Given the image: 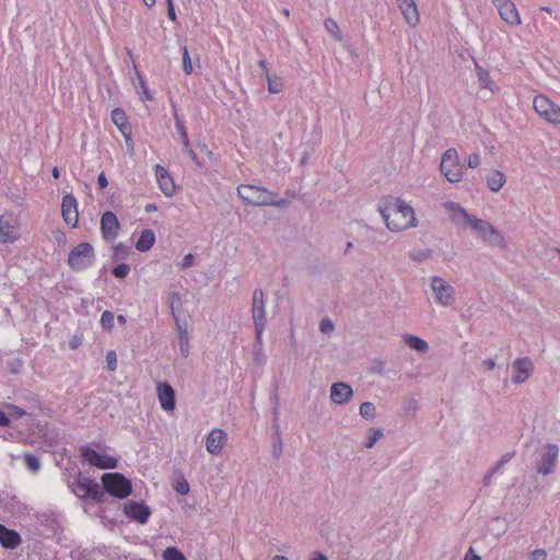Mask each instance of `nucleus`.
Listing matches in <instances>:
<instances>
[{
  "instance_id": "f257e3e1",
  "label": "nucleus",
  "mask_w": 560,
  "mask_h": 560,
  "mask_svg": "<svg viewBox=\"0 0 560 560\" xmlns=\"http://www.w3.org/2000/svg\"><path fill=\"white\" fill-rule=\"evenodd\" d=\"M378 209L387 229L390 231L399 232L417 225L412 207L399 198L386 197Z\"/></svg>"
},
{
  "instance_id": "f03ea898",
  "label": "nucleus",
  "mask_w": 560,
  "mask_h": 560,
  "mask_svg": "<svg viewBox=\"0 0 560 560\" xmlns=\"http://www.w3.org/2000/svg\"><path fill=\"white\" fill-rule=\"evenodd\" d=\"M237 195L244 202L252 206L285 207L288 205L284 198H279L267 188L255 185H240Z\"/></svg>"
},
{
  "instance_id": "7ed1b4c3",
  "label": "nucleus",
  "mask_w": 560,
  "mask_h": 560,
  "mask_svg": "<svg viewBox=\"0 0 560 560\" xmlns=\"http://www.w3.org/2000/svg\"><path fill=\"white\" fill-rule=\"evenodd\" d=\"M68 486L79 499L91 498L96 503L105 502V493L98 482L82 472H78Z\"/></svg>"
},
{
  "instance_id": "20e7f679",
  "label": "nucleus",
  "mask_w": 560,
  "mask_h": 560,
  "mask_svg": "<svg viewBox=\"0 0 560 560\" xmlns=\"http://www.w3.org/2000/svg\"><path fill=\"white\" fill-rule=\"evenodd\" d=\"M94 247L89 242H81L68 254L67 264L72 271L79 272L90 268L95 261Z\"/></svg>"
},
{
  "instance_id": "39448f33",
  "label": "nucleus",
  "mask_w": 560,
  "mask_h": 560,
  "mask_svg": "<svg viewBox=\"0 0 560 560\" xmlns=\"http://www.w3.org/2000/svg\"><path fill=\"white\" fill-rule=\"evenodd\" d=\"M252 316L255 327L256 346L261 347L262 334L267 324L266 316V296L261 289H255L253 292Z\"/></svg>"
},
{
  "instance_id": "423d86ee",
  "label": "nucleus",
  "mask_w": 560,
  "mask_h": 560,
  "mask_svg": "<svg viewBox=\"0 0 560 560\" xmlns=\"http://www.w3.org/2000/svg\"><path fill=\"white\" fill-rule=\"evenodd\" d=\"M103 491L108 494L118 498H127L131 491V481L120 472H105L102 478Z\"/></svg>"
},
{
  "instance_id": "0eeeda50",
  "label": "nucleus",
  "mask_w": 560,
  "mask_h": 560,
  "mask_svg": "<svg viewBox=\"0 0 560 560\" xmlns=\"http://www.w3.org/2000/svg\"><path fill=\"white\" fill-rule=\"evenodd\" d=\"M440 170L448 182L458 183L462 180L464 166L459 162L456 149L451 148L443 153Z\"/></svg>"
},
{
  "instance_id": "6e6552de",
  "label": "nucleus",
  "mask_w": 560,
  "mask_h": 560,
  "mask_svg": "<svg viewBox=\"0 0 560 560\" xmlns=\"http://www.w3.org/2000/svg\"><path fill=\"white\" fill-rule=\"evenodd\" d=\"M464 223L469 224L488 244L492 246L503 245V236L488 221L478 219L477 217L469 214V219H466Z\"/></svg>"
},
{
  "instance_id": "1a4fd4ad",
  "label": "nucleus",
  "mask_w": 560,
  "mask_h": 560,
  "mask_svg": "<svg viewBox=\"0 0 560 560\" xmlns=\"http://www.w3.org/2000/svg\"><path fill=\"white\" fill-rule=\"evenodd\" d=\"M533 106L535 112L546 121L560 125V107L545 95L534 97Z\"/></svg>"
},
{
  "instance_id": "9d476101",
  "label": "nucleus",
  "mask_w": 560,
  "mask_h": 560,
  "mask_svg": "<svg viewBox=\"0 0 560 560\" xmlns=\"http://www.w3.org/2000/svg\"><path fill=\"white\" fill-rule=\"evenodd\" d=\"M431 289L439 304L450 306L455 301L454 288L442 277L433 276L431 278Z\"/></svg>"
},
{
  "instance_id": "9b49d317",
  "label": "nucleus",
  "mask_w": 560,
  "mask_h": 560,
  "mask_svg": "<svg viewBox=\"0 0 560 560\" xmlns=\"http://www.w3.org/2000/svg\"><path fill=\"white\" fill-rule=\"evenodd\" d=\"M81 456L84 462H88L90 465L100 469H114L118 464V459L112 456L102 455L90 446H83L81 448Z\"/></svg>"
},
{
  "instance_id": "f8f14e48",
  "label": "nucleus",
  "mask_w": 560,
  "mask_h": 560,
  "mask_svg": "<svg viewBox=\"0 0 560 560\" xmlns=\"http://www.w3.org/2000/svg\"><path fill=\"white\" fill-rule=\"evenodd\" d=\"M559 447L557 444L550 443L545 446V452L541 454L540 462L537 466V472L542 476L552 474L558 463Z\"/></svg>"
},
{
  "instance_id": "ddd939ff",
  "label": "nucleus",
  "mask_w": 560,
  "mask_h": 560,
  "mask_svg": "<svg viewBox=\"0 0 560 560\" xmlns=\"http://www.w3.org/2000/svg\"><path fill=\"white\" fill-rule=\"evenodd\" d=\"M120 230L119 221L116 214L112 211H106L101 218V232L103 238L107 242H112L118 235Z\"/></svg>"
},
{
  "instance_id": "4468645a",
  "label": "nucleus",
  "mask_w": 560,
  "mask_h": 560,
  "mask_svg": "<svg viewBox=\"0 0 560 560\" xmlns=\"http://www.w3.org/2000/svg\"><path fill=\"white\" fill-rule=\"evenodd\" d=\"M124 513L131 520L145 524L151 515V510L142 502L128 501L124 504Z\"/></svg>"
},
{
  "instance_id": "2eb2a0df",
  "label": "nucleus",
  "mask_w": 560,
  "mask_h": 560,
  "mask_svg": "<svg viewBox=\"0 0 560 560\" xmlns=\"http://www.w3.org/2000/svg\"><path fill=\"white\" fill-rule=\"evenodd\" d=\"M500 16L510 25L521 24V18L515 4L511 0H492Z\"/></svg>"
},
{
  "instance_id": "dca6fc26",
  "label": "nucleus",
  "mask_w": 560,
  "mask_h": 560,
  "mask_svg": "<svg viewBox=\"0 0 560 560\" xmlns=\"http://www.w3.org/2000/svg\"><path fill=\"white\" fill-rule=\"evenodd\" d=\"M156 393L162 409L165 411H173L176 405V395L171 384L167 382L158 383Z\"/></svg>"
},
{
  "instance_id": "f3484780",
  "label": "nucleus",
  "mask_w": 560,
  "mask_h": 560,
  "mask_svg": "<svg viewBox=\"0 0 560 560\" xmlns=\"http://www.w3.org/2000/svg\"><path fill=\"white\" fill-rule=\"evenodd\" d=\"M61 213H62V218H63L65 222L68 225L72 226V228H75L78 225V219H79L78 202H77V199L74 196H72V195L63 196L62 202H61Z\"/></svg>"
},
{
  "instance_id": "a211bd4d",
  "label": "nucleus",
  "mask_w": 560,
  "mask_h": 560,
  "mask_svg": "<svg viewBox=\"0 0 560 560\" xmlns=\"http://www.w3.org/2000/svg\"><path fill=\"white\" fill-rule=\"evenodd\" d=\"M353 396L352 387L345 382H336L330 387V399L337 405L347 404Z\"/></svg>"
},
{
  "instance_id": "6ab92c4d",
  "label": "nucleus",
  "mask_w": 560,
  "mask_h": 560,
  "mask_svg": "<svg viewBox=\"0 0 560 560\" xmlns=\"http://www.w3.org/2000/svg\"><path fill=\"white\" fill-rule=\"evenodd\" d=\"M18 238L13 214L0 215V242L13 243Z\"/></svg>"
},
{
  "instance_id": "aec40b11",
  "label": "nucleus",
  "mask_w": 560,
  "mask_h": 560,
  "mask_svg": "<svg viewBox=\"0 0 560 560\" xmlns=\"http://www.w3.org/2000/svg\"><path fill=\"white\" fill-rule=\"evenodd\" d=\"M515 374L512 376V382L515 384L524 383L533 371L532 360L527 357L516 359L513 362Z\"/></svg>"
},
{
  "instance_id": "412c9836",
  "label": "nucleus",
  "mask_w": 560,
  "mask_h": 560,
  "mask_svg": "<svg viewBox=\"0 0 560 560\" xmlns=\"http://www.w3.org/2000/svg\"><path fill=\"white\" fill-rule=\"evenodd\" d=\"M226 433L221 429H213L207 436L206 447L212 455L221 453L223 445L226 441Z\"/></svg>"
},
{
  "instance_id": "4be33fe9",
  "label": "nucleus",
  "mask_w": 560,
  "mask_h": 560,
  "mask_svg": "<svg viewBox=\"0 0 560 560\" xmlns=\"http://www.w3.org/2000/svg\"><path fill=\"white\" fill-rule=\"evenodd\" d=\"M22 542L20 534L0 524V544L7 549H15Z\"/></svg>"
},
{
  "instance_id": "5701e85b",
  "label": "nucleus",
  "mask_w": 560,
  "mask_h": 560,
  "mask_svg": "<svg viewBox=\"0 0 560 560\" xmlns=\"http://www.w3.org/2000/svg\"><path fill=\"white\" fill-rule=\"evenodd\" d=\"M155 176L162 192L166 196H172L174 192V183L167 170L161 165H156Z\"/></svg>"
},
{
  "instance_id": "b1692460",
  "label": "nucleus",
  "mask_w": 560,
  "mask_h": 560,
  "mask_svg": "<svg viewBox=\"0 0 560 560\" xmlns=\"http://www.w3.org/2000/svg\"><path fill=\"white\" fill-rule=\"evenodd\" d=\"M112 120L124 135L126 143L130 140V125L128 122V118L126 113L121 108H115L112 110Z\"/></svg>"
},
{
  "instance_id": "393cba45",
  "label": "nucleus",
  "mask_w": 560,
  "mask_h": 560,
  "mask_svg": "<svg viewBox=\"0 0 560 560\" xmlns=\"http://www.w3.org/2000/svg\"><path fill=\"white\" fill-rule=\"evenodd\" d=\"M444 208L450 213L451 219L457 224L464 223L466 219H469V213L454 201L445 202Z\"/></svg>"
},
{
  "instance_id": "a878e982",
  "label": "nucleus",
  "mask_w": 560,
  "mask_h": 560,
  "mask_svg": "<svg viewBox=\"0 0 560 560\" xmlns=\"http://www.w3.org/2000/svg\"><path fill=\"white\" fill-rule=\"evenodd\" d=\"M155 243V234L152 230L145 229L141 232L140 237L136 243V248L139 252H148Z\"/></svg>"
},
{
  "instance_id": "bb28decb",
  "label": "nucleus",
  "mask_w": 560,
  "mask_h": 560,
  "mask_svg": "<svg viewBox=\"0 0 560 560\" xmlns=\"http://www.w3.org/2000/svg\"><path fill=\"white\" fill-rule=\"evenodd\" d=\"M506 182L505 174L501 171H492L487 176V186L491 191L498 192Z\"/></svg>"
},
{
  "instance_id": "cd10ccee",
  "label": "nucleus",
  "mask_w": 560,
  "mask_h": 560,
  "mask_svg": "<svg viewBox=\"0 0 560 560\" xmlns=\"http://www.w3.org/2000/svg\"><path fill=\"white\" fill-rule=\"evenodd\" d=\"M399 9L401 10L405 20L409 25L415 26L418 23L419 14L415 1L407 4H401Z\"/></svg>"
},
{
  "instance_id": "c85d7f7f",
  "label": "nucleus",
  "mask_w": 560,
  "mask_h": 560,
  "mask_svg": "<svg viewBox=\"0 0 560 560\" xmlns=\"http://www.w3.org/2000/svg\"><path fill=\"white\" fill-rule=\"evenodd\" d=\"M404 340L411 349L420 353H425L429 350L428 342L418 336L406 335Z\"/></svg>"
},
{
  "instance_id": "c756f323",
  "label": "nucleus",
  "mask_w": 560,
  "mask_h": 560,
  "mask_svg": "<svg viewBox=\"0 0 560 560\" xmlns=\"http://www.w3.org/2000/svg\"><path fill=\"white\" fill-rule=\"evenodd\" d=\"M178 328V346L180 353L184 358L189 355V337L187 329L183 328L179 323L176 324Z\"/></svg>"
},
{
  "instance_id": "7c9ffc66",
  "label": "nucleus",
  "mask_w": 560,
  "mask_h": 560,
  "mask_svg": "<svg viewBox=\"0 0 560 560\" xmlns=\"http://www.w3.org/2000/svg\"><path fill=\"white\" fill-rule=\"evenodd\" d=\"M475 68L480 81L481 88L492 90L493 81L491 80L490 73L488 70L483 69L477 61H475Z\"/></svg>"
},
{
  "instance_id": "2f4dec72",
  "label": "nucleus",
  "mask_w": 560,
  "mask_h": 560,
  "mask_svg": "<svg viewBox=\"0 0 560 560\" xmlns=\"http://www.w3.org/2000/svg\"><path fill=\"white\" fill-rule=\"evenodd\" d=\"M168 301H170V307H171L173 317H174L176 324H178L177 312L182 311V308H183V302H182L180 294L177 292H171L168 295Z\"/></svg>"
},
{
  "instance_id": "473e14b6",
  "label": "nucleus",
  "mask_w": 560,
  "mask_h": 560,
  "mask_svg": "<svg viewBox=\"0 0 560 560\" xmlns=\"http://www.w3.org/2000/svg\"><path fill=\"white\" fill-rule=\"evenodd\" d=\"M326 31L338 42L342 40V33L337 24V22L330 18L326 19L324 22Z\"/></svg>"
},
{
  "instance_id": "72a5a7b5",
  "label": "nucleus",
  "mask_w": 560,
  "mask_h": 560,
  "mask_svg": "<svg viewBox=\"0 0 560 560\" xmlns=\"http://www.w3.org/2000/svg\"><path fill=\"white\" fill-rule=\"evenodd\" d=\"M360 416L365 420H373L376 417V408L373 402L364 401L360 406Z\"/></svg>"
},
{
  "instance_id": "f704fd0d",
  "label": "nucleus",
  "mask_w": 560,
  "mask_h": 560,
  "mask_svg": "<svg viewBox=\"0 0 560 560\" xmlns=\"http://www.w3.org/2000/svg\"><path fill=\"white\" fill-rule=\"evenodd\" d=\"M130 254V247L119 243L116 246H114V253H113V260H124L126 259Z\"/></svg>"
},
{
  "instance_id": "c9c22d12",
  "label": "nucleus",
  "mask_w": 560,
  "mask_h": 560,
  "mask_svg": "<svg viewBox=\"0 0 560 560\" xmlns=\"http://www.w3.org/2000/svg\"><path fill=\"white\" fill-rule=\"evenodd\" d=\"M115 316L114 313L110 311H104L100 324L104 330H112L114 327Z\"/></svg>"
},
{
  "instance_id": "e433bc0d",
  "label": "nucleus",
  "mask_w": 560,
  "mask_h": 560,
  "mask_svg": "<svg viewBox=\"0 0 560 560\" xmlns=\"http://www.w3.org/2000/svg\"><path fill=\"white\" fill-rule=\"evenodd\" d=\"M268 90L270 93L277 94L282 91V81L278 77H272L267 73Z\"/></svg>"
},
{
  "instance_id": "4c0bfd02",
  "label": "nucleus",
  "mask_w": 560,
  "mask_h": 560,
  "mask_svg": "<svg viewBox=\"0 0 560 560\" xmlns=\"http://www.w3.org/2000/svg\"><path fill=\"white\" fill-rule=\"evenodd\" d=\"M24 463L27 466V468L33 472L38 471L40 468V462L38 457L31 453L24 454Z\"/></svg>"
},
{
  "instance_id": "58836bf2",
  "label": "nucleus",
  "mask_w": 560,
  "mask_h": 560,
  "mask_svg": "<svg viewBox=\"0 0 560 560\" xmlns=\"http://www.w3.org/2000/svg\"><path fill=\"white\" fill-rule=\"evenodd\" d=\"M275 428H276V438H275L273 443H272V450H273V456L276 458H279L281 456V454H282L283 443H282V439H281V435H280L279 424H276Z\"/></svg>"
},
{
  "instance_id": "ea45409f",
  "label": "nucleus",
  "mask_w": 560,
  "mask_h": 560,
  "mask_svg": "<svg viewBox=\"0 0 560 560\" xmlns=\"http://www.w3.org/2000/svg\"><path fill=\"white\" fill-rule=\"evenodd\" d=\"M370 435L368 436L366 441L364 442V447L372 448L377 440L384 435L382 429H371Z\"/></svg>"
},
{
  "instance_id": "a19ab883",
  "label": "nucleus",
  "mask_w": 560,
  "mask_h": 560,
  "mask_svg": "<svg viewBox=\"0 0 560 560\" xmlns=\"http://www.w3.org/2000/svg\"><path fill=\"white\" fill-rule=\"evenodd\" d=\"M164 560H187L182 551L175 547H167L164 550Z\"/></svg>"
},
{
  "instance_id": "79ce46f5",
  "label": "nucleus",
  "mask_w": 560,
  "mask_h": 560,
  "mask_svg": "<svg viewBox=\"0 0 560 560\" xmlns=\"http://www.w3.org/2000/svg\"><path fill=\"white\" fill-rule=\"evenodd\" d=\"M175 128L182 138L184 148H188V144H190V142L188 139L186 127H185L184 122L180 119H178L177 117L175 119Z\"/></svg>"
},
{
  "instance_id": "37998d69",
  "label": "nucleus",
  "mask_w": 560,
  "mask_h": 560,
  "mask_svg": "<svg viewBox=\"0 0 560 560\" xmlns=\"http://www.w3.org/2000/svg\"><path fill=\"white\" fill-rule=\"evenodd\" d=\"M130 272L129 265L121 262L115 266L112 270V273L118 279H125Z\"/></svg>"
},
{
  "instance_id": "c03bdc74",
  "label": "nucleus",
  "mask_w": 560,
  "mask_h": 560,
  "mask_svg": "<svg viewBox=\"0 0 560 560\" xmlns=\"http://www.w3.org/2000/svg\"><path fill=\"white\" fill-rule=\"evenodd\" d=\"M174 489L177 493L185 495L189 492L190 487L188 481L184 477H180L179 479L175 480Z\"/></svg>"
},
{
  "instance_id": "a18cd8bd",
  "label": "nucleus",
  "mask_w": 560,
  "mask_h": 560,
  "mask_svg": "<svg viewBox=\"0 0 560 560\" xmlns=\"http://www.w3.org/2000/svg\"><path fill=\"white\" fill-rule=\"evenodd\" d=\"M106 364L107 369L110 372L116 371L117 369V354L114 350H108L106 353Z\"/></svg>"
},
{
  "instance_id": "49530a36",
  "label": "nucleus",
  "mask_w": 560,
  "mask_h": 560,
  "mask_svg": "<svg viewBox=\"0 0 560 560\" xmlns=\"http://www.w3.org/2000/svg\"><path fill=\"white\" fill-rule=\"evenodd\" d=\"M183 69L186 74H190L192 72V63L187 47H183Z\"/></svg>"
},
{
  "instance_id": "de8ad7c7",
  "label": "nucleus",
  "mask_w": 560,
  "mask_h": 560,
  "mask_svg": "<svg viewBox=\"0 0 560 560\" xmlns=\"http://www.w3.org/2000/svg\"><path fill=\"white\" fill-rule=\"evenodd\" d=\"M335 326L334 323L329 318H324L319 323V330L323 334H329L334 330Z\"/></svg>"
},
{
  "instance_id": "09e8293b",
  "label": "nucleus",
  "mask_w": 560,
  "mask_h": 560,
  "mask_svg": "<svg viewBox=\"0 0 560 560\" xmlns=\"http://www.w3.org/2000/svg\"><path fill=\"white\" fill-rule=\"evenodd\" d=\"M514 453H506L504 454L501 459L497 463V465L493 467V471H498L503 465H505L508 462L511 460Z\"/></svg>"
},
{
  "instance_id": "8fccbe9b",
  "label": "nucleus",
  "mask_w": 560,
  "mask_h": 560,
  "mask_svg": "<svg viewBox=\"0 0 560 560\" xmlns=\"http://www.w3.org/2000/svg\"><path fill=\"white\" fill-rule=\"evenodd\" d=\"M468 167L476 168L480 164V155L479 154H470L467 160Z\"/></svg>"
},
{
  "instance_id": "3c124183",
  "label": "nucleus",
  "mask_w": 560,
  "mask_h": 560,
  "mask_svg": "<svg viewBox=\"0 0 560 560\" xmlns=\"http://www.w3.org/2000/svg\"><path fill=\"white\" fill-rule=\"evenodd\" d=\"M546 556L545 549H536L530 553V560H545Z\"/></svg>"
},
{
  "instance_id": "603ef678",
  "label": "nucleus",
  "mask_w": 560,
  "mask_h": 560,
  "mask_svg": "<svg viewBox=\"0 0 560 560\" xmlns=\"http://www.w3.org/2000/svg\"><path fill=\"white\" fill-rule=\"evenodd\" d=\"M192 262H194V255L189 253L184 256V258L180 262V267L183 269L189 268V267H191Z\"/></svg>"
},
{
  "instance_id": "864d4df0",
  "label": "nucleus",
  "mask_w": 560,
  "mask_h": 560,
  "mask_svg": "<svg viewBox=\"0 0 560 560\" xmlns=\"http://www.w3.org/2000/svg\"><path fill=\"white\" fill-rule=\"evenodd\" d=\"M431 257V252L430 250H425V252H420L418 254H415L411 256V258L413 260H417V261H422V260H425L428 258Z\"/></svg>"
},
{
  "instance_id": "5fc2aeb1",
  "label": "nucleus",
  "mask_w": 560,
  "mask_h": 560,
  "mask_svg": "<svg viewBox=\"0 0 560 560\" xmlns=\"http://www.w3.org/2000/svg\"><path fill=\"white\" fill-rule=\"evenodd\" d=\"M185 150H186L187 154L189 155V158L192 160V162L196 165L200 166L201 163H200L196 152L191 149L190 144H188V148H185Z\"/></svg>"
},
{
  "instance_id": "6e6d98bb",
  "label": "nucleus",
  "mask_w": 560,
  "mask_h": 560,
  "mask_svg": "<svg viewBox=\"0 0 560 560\" xmlns=\"http://www.w3.org/2000/svg\"><path fill=\"white\" fill-rule=\"evenodd\" d=\"M9 409L11 410L12 416H15L19 418L26 415L25 410H23L21 407L15 406V405H10Z\"/></svg>"
},
{
  "instance_id": "4d7b16f0",
  "label": "nucleus",
  "mask_w": 560,
  "mask_h": 560,
  "mask_svg": "<svg viewBox=\"0 0 560 560\" xmlns=\"http://www.w3.org/2000/svg\"><path fill=\"white\" fill-rule=\"evenodd\" d=\"M97 184H98V187L100 189H104L107 187L108 185V180H107V177L105 175L104 172H102L98 177H97Z\"/></svg>"
},
{
  "instance_id": "13d9d810",
  "label": "nucleus",
  "mask_w": 560,
  "mask_h": 560,
  "mask_svg": "<svg viewBox=\"0 0 560 560\" xmlns=\"http://www.w3.org/2000/svg\"><path fill=\"white\" fill-rule=\"evenodd\" d=\"M464 560H481V557L475 553V550L472 547H469L468 551L465 555Z\"/></svg>"
},
{
  "instance_id": "bf43d9fd",
  "label": "nucleus",
  "mask_w": 560,
  "mask_h": 560,
  "mask_svg": "<svg viewBox=\"0 0 560 560\" xmlns=\"http://www.w3.org/2000/svg\"><path fill=\"white\" fill-rule=\"evenodd\" d=\"M11 423L10 418L7 416L4 411L0 409V427H9Z\"/></svg>"
},
{
  "instance_id": "052dcab7",
  "label": "nucleus",
  "mask_w": 560,
  "mask_h": 560,
  "mask_svg": "<svg viewBox=\"0 0 560 560\" xmlns=\"http://www.w3.org/2000/svg\"><path fill=\"white\" fill-rule=\"evenodd\" d=\"M482 366L487 370V371H491L495 368V360L494 359H486L482 361Z\"/></svg>"
},
{
  "instance_id": "680f3d73",
  "label": "nucleus",
  "mask_w": 560,
  "mask_h": 560,
  "mask_svg": "<svg viewBox=\"0 0 560 560\" xmlns=\"http://www.w3.org/2000/svg\"><path fill=\"white\" fill-rule=\"evenodd\" d=\"M139 80H140L141 88H142V90H143V94H144L145 100L151 101L153 97H152V95L150 94V92H149V90H148V88H147V85H145L144 81L142 80V78H141V77H139Z\"/></svg>"
},
{
  "instance_id": "e2e57ef3",
  "label": "nucleus",
  "mask_w": 560,
  "mask_h": 560,
  "mask_svg": "<svg viewBox=\"0 0 560 560\" xmlns=\"http://www.w3.org/2000/svg\"><path fill=\"white\" fill-rule=\"evenodd\" d=\"M167 16H168L170 20L176 21V12H175L174 5H168L167 7Z\"/></svg>"
},
{
  "instance_id": "0e129e2a",
  "label": "nucleus",
  "mask_w": 560,
  "mask_h": 560,
  "mask_svg": "<svg viewBox=\"0 0 560 560\" xmlns=\"http://www.w3.org/2000/svg\"><path fill=\"white\" fill-rule=\"evenodd\" d=\"M495 472H497V471H493V469H492L491 471H489V472L483 477L482 482H483V485H485V486H489V485H490L491 479H492V477H493V475H494Z\"/></svg>"
},
{
  "instance_id": "69168bd1",
  "label": "nucleus",
  "mask_w": 560,
  "mask_h": 560,
  "mask_svg": "<svg viewBox=\"0 0 560 560\" xmlns=\"http://www.w3.org/2000/svg\"><path fill=\"white\" fill-rule=\"evenodd\" d=\"M156 209H158V207L154 203H148L145 206V212H148V213L155 211Z\"/></svg>"
},
{
  "instance_id": "338daca9",
  "label": "nucleus",
  "mask_w": 560,
  "mask_h": 560,
  "mask_svg": "<svg viewBox=\"0 0 560 560\" xmlns=\"http://www.w3.org/2000/svg\"><path fill=\"white\" fill-rule=\"evenodd\" d=\"M374 371L378 374H384L383 365L382 363H378L374 366Z\"/></svg>"
},
{
  "instance_id": "774afa93",
  "label": "nucleus",
  "mask_w": 560,
  "mask_h": 560,
  "mask_svg": "<svg viewBox=\"0 0 560 560\" xmlns=\"http://www.w3.org/2000/svg\"><path fill=\"white\" fill-rule=\"evenodd\" d=\"M312 560H328V559L323 553H318L317 557L313 558Z\"/></svg>"
}]
</instances>
